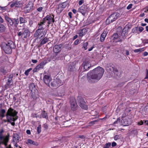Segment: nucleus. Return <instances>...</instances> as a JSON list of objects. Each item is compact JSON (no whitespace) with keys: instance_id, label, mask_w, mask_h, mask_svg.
Segmentation results:
<instances>
[{"instance_id":"c9c22d12","label":"nucleus","mask_w":148,"mask_h":148,"mask_svg":"<svg viewBox=\"0 0 148 148\" xmlns=\"http://www.w3.org/2000/svg\"><path fill=\"white\" fill-rule=\"evenodd\" d=\"M145 50L144 48H140L138 49H136L134 50V53H140L143 51Z\"/></svg>"},{"instance_id":"a19ab883","label":"nucleus","mask_w":148,"mask_h":148,"mask_svg":"<svg viewBox=\"0 0 148 148\" xmlns=\"http://www.w3.org/2000/svg\"><path fill=\"white\" fill-rule=\"evenodd\" d=\"M111 146V143H106L103 147V148H109Z\"/></svg>"},{"instance_id":"864d4df0","label":"nucleus","mask_w":148,"mask_h":148,"mask_svg":"<svg viewBox=\"0 0 148 148\" xmlns=\"http://www.w3.org/2000/svg\"><path fill=\"white\" fill-rule=\"evenodd\" d=\"M84 2V1L83 0H80L79 2V5H82Z\"/></svg>"},{"instance_id":"e2e57ef3","label":"nucleus","mask_w":148,"mask_h":148,"mask_svg":"<svg viewBox=\"0 0 148 148\" xmlns=\"http://www.w3.org/2000/svg\"><path fill=\"white\" fill-rule=\"evenodd\" d=\"M36 69H38V71L40 70V69L41 68V67H40L39 65L36 66Z\"/></svg>"},{"instance_id":"bb28decb","label":"nucleus","mask_w":148,"mask_h":148,"mask_svg":"<svg viewBox=\"0 0 148 148\" xmlns=\"http://www.w3.org/2000/svg\"><path fill=\"white\" fill-rule=\"evenodd\" d=\"M87 32V30L86 29L84 28L79 30L78 34L79 36L81 37H82L85 34L86 32Z\"/></svg>"},{"instance_id":"7c9ffc66","label":"nucleus","mask_w":148,"mask_h":148,"mask_svg":"<svg viewBox=\"0 0 148 148\" xmlns=\"http://www.w3.org/2000/svg\"><path fill=\"white\" fill-rule=\"evenodd\" d=\"M75 65L73 63H71L69 67V70L71 71H72L74 70L75 69Z\"/></svg>"},{"instance_id":"052dcab7","label":"nucleus","mask_w":148,"mask_h":148,"mask_svg":"<svg viewBox=\"0 0 148 148\" xmlns=\"http://www.w3.org/2000/svg\"><path fill=\"white\" fill-rule=\"evenodd\" d=\"M32 61L34 63H36L38 62L37 60H32Z\"/></svg>"},{"instance_id":"603ef678","label":"nucleus","mask_w":148,"mask_h":148,"mask_svg":"<svg viewBox=\"0 0 148 148\" xmlns=\"http://www.w3.org/2000/svg\"><path fill=\"white\" fill-rule=\"evenodd\" d=\"M4 22V20L0 16V24H2Z\"/></svg>"},{"instance_id":"c03bdc74","label":"nucleus","mask_w":148,"mask_h":148,"mask_svg":"<svg viewBox=\"0 0 148 148\" xmlns=\"http://www.w3.org/2000/svg\"><path fill=\"white\" fill-rule=\"evenodd\" d=\"M29 25L30 27H32L33 24V21L32 20L30 19L29 21Z\"/></svg>"},{"instance_id":"473e14b6","label":"nucleus","mask_w":148,"mask_h":148,"mask_svg":"<svg viewBox=\"0 0 148 148\" xmlns=\"http://www.w3.org/2000/svg\"><path fill=\"white\" fill-rule=\"evenodd\" d=\"M6 27L3 24H0V33H3L5 32Z\"/></svg>"},{"instance_id":"de8ad7c7","label":"nucleus","mask_w":148,"mask_h":148,"mask_svg":"<svg viewBox=\"0 0 148 148\" xmlns=\"http://www.w3.org/2000/svg\"><path fill=\"white\" fill-rule=\"evenodd\" d=\"M133 5L132 4H130L127 7V9L128 10H129L131 9L132 8V6Z\"/></svg>"},{"instance_id":"1a4fd4ad","label":"nucleus","mask_w":148,"mask_h":148,"mask_svg":"<svg viewBox=\"0 0 148 148\" xmlns=\"http://www.w3.org/2000/svg\"><path fill=\"white\" fill-rule=\"evenodd\" d=\"M23 32H19L18 34V37L21 36L23 38H27L28 37L30 36V31L28 29L23 28Z\"/></svg>"},{"instance_id":"6e6552de","label":"nucleus","mask_w":148,"mask_h":148,"mask_svg":"<svg viewBox=\"0 0 148 148\" xmlns=\"http://www.w3.org/2000/svg\"><path fill=\"white\" fill-rule=\"evenodd\" d=\"M46 33V31L45 30L43 31L37 30L34 34L35 37L39 39H42L45 37Z\"/></svg>"},{"instance_id":"ea45409f","label":"nucleus","mask_w":148,"mask_h":148,"mask_svg":"<svg viewBox=\"0 0 148 148\" xmlns=\"http://www.w3.org/2000/svg\"><path fill=\"white\" fill-rule=\"evenodd\" d=\"M32 68H30L29 69L26 70L24 73L25 74L26 76L28 75L29 73L32 70Z\"/></svg>"},{"instance_id":"7ed1b4c3","label":"nucleus","mask_w":148,"mask_h":148,"mask_svg":"<svg viewBox=\"0 0 148 148\" xmlns=\"http://www.w3.org/2000/svg\"><path fill=\"white\" fill-rule=\"evenodd\" d=\"M17 112L13 109L10 108L8 110L6 114L8 122L10 121H14L16 120L18 117L16 116Z\"/></svg>"},{"instance_id":"4c0bfd02","label":"nucleus","mask_w":148,"mask_h":148,"mask_svg":"<svg viewBox=\"0 0 148 148\" xmlns=\"http://www.w3.org/2000/svg\"><path fill=\"white\" fill-rule=\"evenodd\" d=\"M119 37V35L117 33L114 34L112 36L113 40H115L117 39Z\"/></svg>"},{"instance_id":"412c9836","label":"nucleus","mask_w":148,"mask_h":148,"mask_svg":"<svg viewBox=\"0 0 148 148\" xmlns=\"http://www.w3.org/2000/svg\"><path fill=\"white\" fill-rule=\"evenodd\" d=\"M82 66L84 67V69L85 70L87 71L91 67V65L89 61L85 60L84 62L82 64Z\"/></svg>"},{"instance_id":"37998d69","label":"nucleus","mask_w":148,"mask_h":148,"mask_svg":"<svg viewBox=\"0 0 148 148\" xmlns=\"http://www.w3.org/2000/svg\"><path fill=\"white\" fill-rule=\"evenodd\" d=\"M45 63L44 61L42 62L39 64V66L41 67V68H43L45 64Z\"/></svg>"},{"instance_id":"0eeeda50","label":"nucleus","mask_w":148,"mask_h":148,"mask_svg":"<svg viewBox=\"0 0 148 148\" xmlns=\"http://www.w3.org/2000/svg\"><path fill=\"white\" fill-rule=\"evenodd\" d=\"M34 3L32 1H29L26 4L23 8V11L24 13L26 14L31 12L33 10Z\"/></svg>"},{"instance_id":"338daca9","label":"nucleus","mask_w":148,"mask_h":148,"mask_svg":"<svg viewBox=\"0 0 148 148\" xmlns=\"http://www.w3.org/2000/svg\"><path fill=\"white\" fill-rule=\"evenodd\" d=\"M143 122L141 120L140 122H138V125H141L143 124Z\"/></svg>"},{"instance_id":"680f3d73","label":"nucleus","mask_w":148,"mask_h":148,"mask_svg":"<svg viewBox=\"0 0 148 148\" xmlns=\"http://www.w3.org/2000/svg\"><path fill=\"white\" fill-rule=\"evenodd\" d=\"M144 43L145 44H148V39H145L144 40Z\"/></svg>"},{"instance_id":"c756f323","label":"nucleus","mask_w":148,"mask_h":148,"mask_svg":"<svg viewBox=\"0 0 148 148\" xmlns=\"http://www.w3.org/2000/svg\"><path fill=\"white\" fill-rule=\"evenodd\" d=\"M43 39L41 41L40 44L39 45V47L43 45L46 43L48 40V39L47 37H44Z\"/></svg>"},{"instance_id":"b1692460","label":"nucleus","mask_w":148,"mask_h":148,"mask_svg":"<svg viewBox=\"0 0 148 148\" xmlns=\"http://www.w3.org/2000/svg\"><path fill=\"white\" fill-rule=\"evenodd\" d=\"M107 33L108 32L107 31H103V33L101 35L100 38V40L101 42H102L104 41L106 36Z\"/></svg>"},{"instance_id":"20e7f679","label":"nucleus","mask_w":148,"mask_h":148,"mask_svg":"<svg viewBox=\"0 0 148 148\" xmlns=\"http://www.w3.org/2000/svg\"><path fill=\"white\" fill-rule=\"evenodd\" d=\"M5 18L8 22V24L10 26L14 28H16L19 23V20L18 18H11L7 16H5Z\"/></svg>"},{"instance_id":"f03ea898","label":"nucleus","mask_w":148,"mask_h":148,"mask_svg":"<svg viewBox=\"0 0 148 148\" xmlns=\"http://www.w3.org/2000/svg\"><path fill=\"white\" fill-rule=\"evenodd\" d=\"M1 47L6 53L10 54L12 52V49H15L16 46L13 42L10 40L8 41L7 43H2Z\"/></svg>"},{"instance_id":"9b49d317","label":"nucleus","mask_w":148,"mask_h":148,"mask_svg":"<svg viewBox=\"0 0 148 148\" xmlns=\"http://www.w3.org/2000/svg\"><path fill=\"white\" fill-rule=\"evenodd\" d=\"M29 87L31 91L30 93L32 98L33 99H36V95L37 92V90L34 84L33 83L30 84L29 85Z\"/></svg>"},{"instance_id":"423d86ee","label":"nucleus","mask_w":148,"mask_h":148,"mask_svg":"<svg viewBox=\"0 0 148 148\" xmlns=\"http://www.w3.org/2000/svg\"><path fill=\"white\" fill-rule=\"evenodd\" d=\"M119 14L115 12L111 14L106 20V24L108 25L115 21L119 16Z\"/></svg>"},{"instance_id":"a211bd4d","label":"nucleus","mask_w":148,"mask_h":148,"mask_svg":"<svg viewBox=\"0 0 148 148\" xmlns=\"http://www.w3.org/2000/svg\"><path fill=\"white\" fill-rule=\"evenodd\" d=\"M62 85V83L60 79L54 80L51 83L50 87L51 88L58 87Z\"/></svg>"},{"instance_id":"79ce46f5","label":"nucleus","mask_w":148,"mask_h":148,"mask_svg":"<svg viewBox=\"0 0 148 148\" xmlns=\"http://www.w3.org/2000/svg\"><path fill=\"white\" fill-rule=\"evenodd\" d=\"M41 125H39L37 128V132L38 134H39L41 132Z\"/></svg>"},{"instance_id":"c85d7f7f","label":"nucleus","mask_w":148,"mask_h":148,"mask_svg":"<svg viewBox=\"0 0 148 148\" xmlns=\"http://www.w3.org/2000/svg\"><path fill=\"white\" fill-rule=\"evenodd\" d=\"M19 20L20 24L25 23L27 22L26 18L25 17H20Z\"/></svg>"},{"instance_id":"69168bd1","label":"nucleus","mask_w":148,"mask_h":148,"mask_svg":"<svg viewBox=\"0 0 148 148\" xmlns=\"http://www.w3.org/2000/svg\"><path fill=\"white\" fill-rule=\"evenodd\" d=\"M26 133L28 134H31V132L29 130H26Z\"/></svg>"},{"instance_id":"aec40b11","label":"nucleus","mask_w":148,"mask_h":148,"mask_svg":"<svg viewBox=\"0 0 148 148\" xmlns=\"http://www.w3.org/2000/svg\"><path fill=\"white\" fill-rule=\"evenodd\" d=\"M44 83L48 86L50 87L49 83L52 80L50 76L47 75H44L43 78Z\"/></svg>"},{"instance_id":"13d9d810","label":"nucleus","mask_w":148,"mask_h":148,"mask_svg":"<svg viewBox=\"0 0 148 148\" xmlns=\"http://www.w3.org/2000/svg\"><path fill=\"white\" fill-rule=\"evenodd\" d=\"M72 13L71 12H69L68 13V15L70 17V18H72Z\"/></svg>"},{"instance_id":"bf43d9fd","label":"nucleus","mask_w":148,"mask_h":148,"mask_svg":"<svg viewBox=\"0 0 148 148\" xmlns=\"http://www.w3.org/2000/svg\"><path fill=\"white\" fill-rule=\"evenodd\" d=\"M145 79H148V70H147V73L146 75V77L145 78Z\"/></svg>"},{"instance_id":"2f4dec72","label":"nucleus","mask_w":148,"mask_h":148,"mask_svg":"<svg viewBox=\"0 0 148 148\" xmlns=\"http://www.w3.org/2000/svg\"><path fill=\"white\" fill-rule=\"evenodd\" d=\"M41 115L43 118H45L46 119H47L48 118L47 113L45 111H43L42 112Z\"/></svg>"},{"instance_id":"a18cd8bd","label":"nucleus","mask_w":148,"mask_h":148,"mask_svg":"<svg viewBox=\"0 0 148 148\" xmlns=\"http://www.w3.org/2000/svg\"><path fill=\"white\" fill-rule=\"evenodd\" d=\"M43 7H40L37 8V10L38 12H41L42 11L43 9Z\"/></svg>"},{"instance_id":"09e8293b","label":"nucleus","mask_w":148,"mask_h":148,"mask_svg":"<svg viewBox=\"0 0 148 148\" xmlns=\"http://www.w3.org/2000/svg\"><path fill=\"white\" fill-rule=\"evenodd\" d=\"M144 30V28L141 27H138V30L140 32H141Z\"/></svg>"},{"instance_id":"72a5a7b5","label":"nucleus","mask_w":148,"mask_h":148,"mask_svg":"<svg viewBox=\"0 0 148 148\" xmlns=\"http://www.w3.org/2000/svg\"><path fill=\"white\" fill-rule=\"evenodd\" d=\"M88 45V43L86 42H84L82 43V48L84 49V50H86L87 49V46Z\"/></svg>"},{"instance_id":"e433bc0d","label":"nucleus","mask_w":148,"mask_h":148,"mask_svg":"<svg viewBox=\"0 0 148 148\" xmlns=\"http://www.w3.org/2000/svg\"><path fill=\"white\" fill-rule=\"evenodd\" d=\"M26 143L27 144H33L34 145H35V142L31 139H28L27 140V142Z\"/></svg>"},{"instance_id":"2eb2a0df","label":"nucleus","mask_w":148,"mask_h":148,"mask_svg":"<svg viewBox=\"0 0 148 148\" xmlns=\"http://www.w3.org/2000/svg\"><path fill=\"white\" fill-rule=\"evenodd\" d=\"M68 4H69L67 1L59 4L58 5L57 11L60 13H61L64 8L67 6Z\"/></svg>"},{"instance_id":"9d476101","label":"nucleus","mask_w":148,"mask_h":148,"mask_svg":"<svg viewBox=\"0 0 148 148\" xmlns=\"http://www.w3.org/2000/svg\"><path fill=\"white\" fill-rule=\"evenodd\" d=\"M54 16L53 14L47 15L42 20L45 23L47 21L48 26H49L52 23H54L55 20L54 18Z\"/></svg>"},{"instance_id":"f8f14e48","label":"nucleus","mask_w":148,"mask_h":148,"mask_svg":"<svg viewBox=\"0 0 148 148\" xmlns=\"http://www.w3.org/2000/svg\"><path fill=\"white\" fill-rule=\"evenodd\" d=\"M122 119L121 121V124L124 126H128L132 123V121L127 116L126 117L122 116Z\"/></svg>"},{"instance_id":"dca6fc26","label":"nucleus","mask_w":148,"mask_h":148,"mask_svg":"<svg viewBox=\"0 0 148 148\" xmlns=\"http://www.w3.org/2000/svg\"><path fill=\"white\" fill-rule=\"evenodd\" d=\"M4 130L3 129H1L0 131V140L2 141V143L6 146L9 139L8 138H5L3 136L2 134Z\"/></svg>"},{"instance_id":"6ab92c4d","label":"nucleus","mask_w":148,"mask_h":148,"mask_svg":"<svg viewBox=\"0 0 148 148\" xmlns=\"http://www.w3.org/2000/svg\"><path fill=\"white\" fill-rule=\"evenodd\" d=\"M23 5V3L21 1H16L12 2L10 5V7L12 8L14 7H21Z\"/></svg>"},{"instance_id":"0e129e2a","label":"nucleus","mask_w":148,"mask_h":148,"mask_svg":"<svg viewBox=\"0 0 148 148\" xmlns=\"http://www.w3.org/2000/svg\"><path fill=\"white\" fill-rule=\"evenodd\" d=\"M143 53V55L144 56H146L148 55V53L146 51L144 52Z\"/></svg>"},{"instance_id":"774afa93","label":"nucleus","mask_w":148,"mask_h":148,"mask_svg":"<svg viewBox=\"0 0 148 148\" xmlns=\"http://www.w3.org/2000/svg\"><path fill=\"white\" fill-rule=\"evenodd\" d=\"M38 71V69H36V68L35 67L33 69V73H35V72H37Z\"/></svg>"},{"instance_id":"4d7b16f0","label":"nucleus","mask_w":148,"mask_h":148,"mask_svg":"<svg viewBox=\"0 0 148 148\" xmlns=\"http://www.w3.org/2000/svg\"><path fill=\"white\" fill-rule=\"evenodd\" d=\"M78 138L81 139H84L85 138V137L84 135H79V136Z\"/></svg>"},{"instance_id":"49530a36","label":"nucleus","mask_w":148,"mask_h":148,"mask_svg":"<svg viewBox=\"0 0 148 148\" xmlns=\"http://www.w3.org/2000/svg\"><path fill=\"white\" fill-rule=\"evenodd\" d=\"M119 138L120 137L119 135H116L114 136V139L115 140H116L119 139Z\"/></svg>"},{"instance_id":"39448f33","label":"nucleus","mask_w":148,"mask_h":148,"mask_svg":"<svg viewBox=\"0 0 148 148\" xmlns=\"http://www.w3.org/2000/svg\"><path fill=\"white\" fill-rule=\"evenodd\" d=\"M77 100L79 105L82 108L86 110L88 109V106L83 97L78 96L77 98Z\"/></svg>"},{"instance_id":"ddd939ff","label":"nucleus","mask_w":148,"mask_h":148,"mask_svg":"<svg viewBox=\"0 0 148 148\" xmlns=\"http://www.w3.org/2000/svg\"><path fill=\"white\" fill-rule=\"evenodd\" d=\"M89 10V7L87 5H83L78 9V11L84 16L86 13L88 12Z\"/></svg>"},{"instance_id":"58836bf2","label":"nucleus","mask_w":148,"mask_h":148,"mask_svg":"<svg viewBox=\"0 0 148 148\" xmlns=\"http://www.w3.org/2000/svg\"><path fill=\"white\" fill-rule=\"evenodd\" d=\"M138 27H136L132 29V32L133 33H138Z\"/></svg>"},{"instance_id":"a878e982","label":"nucleus","mask_w":148,"mask_h":148,"mask_svg":"<svg viewBox=\"0 0 148 148\" xmlns=\"http://www.w3.org/2000/svg\"><path fill=\"white\" fill-rule=\"evenodd\" d=\"M55 58L54 59L56 60H62L64 58V55L62 54H60L59 55H58V53L56 54H55Z\"/></svg>"},{"instance_id":"4be33fe9","label":"nucleus","mask_w":148,"mask_h":148,"mask_svg":"<svg viewBox=\"0 0 148 148\" xmlns=\"http://www.w3.org/2000/svg\"><path fill=\"white\" fill-rule=\"evenodd\" d=\"M61 45H55L53 48V51L55 53V54L58 53L61 50Z\"/></svg>"},{"instance_id":"6e6d98bb","label":"nucleus","mask_w":148,"mask_h":148,"mask_svg":"<svg viewBox=\"0 0 148 148\" xmlns=\"http://www.w3.org/2000/svg\"><path fill=\"white\" fill-rule=\"evenodd\" d=\"M116 145V143L115 142H113L112 143V147H114Z\"/></svg>"},{"instance_id":"4468645a","label":"nucleus","mask_w":148,"mask_h":148,"mask_svg":"<svg viewBox=\"0 0 148 148\" xmlns=\"http://www.w3.org/2000/svg\"><path fill=\"white\" fill-rule=\"evenodd\" d=\"M70 103L72 110L73 111L76 110L77 109V105L75 97H72L70 98Z\"/></svg>"},{"instance_id":"cd10ccee","label":"nucleus","mask_w":148,"mask_h":148,"mask_svg":"<svg viewBox=\"0 0 148 148\" xmlns=\"http://www.w3.org/2000/svg\"><path fill=\"white\" fill-rule=\"evenodd\" d=\"M119 29L121 31V35L122 36H124L127 34V31L126 29H125V28L123 29L122 31V28L121 27H119Z\"/></svg>"},{"instance_id":"5fc2aeb1","label":"nucleus","mask_w":148,"mask_h":148,"mask_svg":"<svg viewBox=\"0 0 148 148\" xmlns=\"http://www.w3.org/2000/svg\"><path fill=\"white\" fill-rule=\"evenodd\" d=\"M6 6L1 7L0 6V9L2 10H5Z\"/></svg>"},{"instance_id":"8fccbe9b","label":"nucleus","mask_w":148,"mask_h":148,"mask_svg":"<svg viewBox=\"0 0 148 148\" xmlns=\"http://www.w3.org/2000/svg\"><path fill=\"white\" fill-rule=\"evenodd\" d=\"M120 119H117V120L115 121V122L114 123V124H116L118 123V122H120Z\"/></svg>"},{"instance_id":"393cba45","label":"nucleus","mask_w":148,"mask_h":148,"mask_svg":"<svg viewBox=\"0 0 148 148\" xmlns=\"http://www.w3.org/2000/svg\"><path fill=\"white\" fill-rule=\"evenodd\" d=\"M45 25V23L43 22V21L42 20L40 21V22L39 23H38V29L37 30H40V31H43L44 29V28L43 27V25Z\"/></svg>"},{"instance_id":"f704fd0d","label":"nucleus","mask_w":148,"mask_h":148,"mask_svg":"<svg viewBox=\"0 0 148 148\" xmlns=\"http://www.w3.org/2000/svg\"><path fill=\"white\" fill-rule=\"evenodd\" d=\"M5 110L4 109H1L0 111V116L3 118L5 116Z\"/></svg>"},{"instance_id":"f257e3e1","label":"nucleus","mask_w":148,"mask_h":148,"mask_svg":"<svg viewBox=\"0 0 148 148\" xmlns=\"http://www.w3.org/2000/svg\"><path fill=\"white\" fill-rule=\"evenodd\" d=\"M104 72L103 69L98 66L87 73V79L90 82L91 79L98 81L102 77Z\"/></svg>"},{"instance_id":"f3484780","label":"nucleus","mask_w":148,"mask_h":148,"mask_svg":"<svg viewBox=\"0 0 148 148\" xmlns=\"http://www.w3.org/2000/svg\"><path fill=\"white\" fill-rule=\"evenodd\" d=\"M108 68H109L108 70L110 71H112L114 73V74L116 75L115 76V77L116 76L119 77L121 76V74L120 73H119L118 70L114 66H108Z\"/></svg>"},{"instance_id":"3c124183","label":"nucleus","mask_w":148,"mask_h":148,"mask_svg":"<svg viewBox=\"0 0 148 148\" xmlns=\"http://www.w3.org/2000/svg\"><path fill=\"white\" fill-rule=\"evenodd\" d=\"M79 40L78 39L76 40L74 42V44L77 45H78L79 43Z\"/></svg>"},{"instance_id":"5701e85b","label":"nucleus","mask_w":148,"mask_h":148,"mask_svg":"<svg viewBox=\"0 0 148 148\" xmlns=\"http://www.w3.org/2000/svg\"><path fill=\"white\" fill-rule=\"evenodd\" d=\"M20 138L18 134H14L12 139L13 142L14 143L18 142L19 141Z\"/></svg>"}]
</instances>
